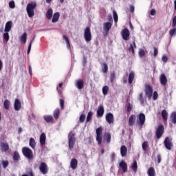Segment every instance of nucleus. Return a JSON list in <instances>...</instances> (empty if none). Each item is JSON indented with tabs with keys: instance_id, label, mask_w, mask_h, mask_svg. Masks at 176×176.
Here are the masks:
<instances>
[{
	"instance_id": "f257e3e1",
	"label": "nucleus",
	"mask_w": 176,
	"mask_h": 176,
	"mask_svg": "<svg viewBox=\"0 0 176 176\" xmlns=\"http://www.w3.org/2000/svg\"><path fill=\"white\" fill-rule=\"evenodd\" d=\"M35 8H36V2L32 1L27 5L26 10L28 17H34L35 14Z\"/></svg>"
},
{
	"instance_id": "f03ea898",
	"label": "nucleus",
	"mask_w": 176,
	"mask_h": 176,
	"mask_svg": "<svg viewBox=\"0 0 176 176\" xmlns=\"http://www.w3.org/2000/svg\"><path fill=\"white\" fill-rule=\"evenodd\" d=\"M22 153L23 156L29 160H32V159H34V153L32 152V150L28 147H23L22 148Z\"/></svg>"
},
{
	"instance_id": "7ed1b4c3",
	"label": "nucleus",
	"mask_w": 176,
	"mask_h": 176,
	"mask_svg": "<svg viewBox=\"0 0 176 176\" xmlns=\"http://www.w3.org/2000/svg\"><path fill=\"white\" fill-rule=\"evenodd\" d=\"M68 140L69 148L70 149V151H72V149H74V146L76 142V138H75V133L69 132V133L68 134Z\"/></svg>"
},
{
	"instance_id": "20e7f679",
	"label": "nucleus",
	"mask_w": 176,
	"mask_h": 176,
	"mask_svg": "<svg viewBox=\"0 0 176 176\" xmlns=\"http://www.w3.org/2000/svg\"><path fill=\"white\" fill-rule=\"evenodd\" d=\"M96 141L98 145H101L102 143V126H100L96 129Z\"/></svg>"
},
{
	"instance_id": "39448f33",
	"label": "nucleus",
	"mask_w": 176,
	"mask_h": 176,
	"mask_svg": "<svg viewBox=\"0 0 176 176\" xmlns=\"http://www.w3.org/2000/svg\"><path fill=\"white\" fill-rule=\"evenodd\" d=\"M144 93L146 97H147L148 100H151L152 98V95L153 94V89H152V86L150 85H146Z\"/></svg>"
},
{
	"instance_id": "423d86ee",
	"label": "nucleus",
	"mask_w": 176,
	"mask_h": 176,
	"mask_svg": "<svg viewBox=\"0 0 176 176\" xmlns=\"http://www.w3.org/2000/svg\"><path fill=\"white\" fill-rule=\"evenodd\" d=\"M164 133V126L163 124H160L157 126L155 131V135L159 140L160 138H162V135Z\"/></svg>"
},
{
	"instance_id": "0eeeda50",
	"label": "nucleus",
	"mask_w": 176,
	"mask_h": 176,
	"mask_svg": "<svg viewBox=\"0 0 176 176\" xmlns=\"http://www.w3.org/2000/svg\"><path fill=\"white\" fill-rule=\"evenodd\" d=\"M39 170L41 174L45 175L49 173V167L47 166V164L45 162H41L39 166Z\"/></svg>"
},
{
	"instance_id": "6e6552de",
	"label": "nucleus",
	"mask_w": 176,
	"mask_h": 176,
	"mask_svg": "<svg viewBox=\"0 0 176 176\" xmlns=\"http://www.w3.org/2000/svg\"><path fill=\"white\" fill-rule=\"evenodd\" d=\"M84 38L86 42L91 41V31L89 27H87L84 30Z\"/></svg>"
},
{
	"instance_id": "1a4fd4ad",
	"label": "nucleus",
	"mask_w": 176,
	"mask_h": 176,
	"mask_svg": "<svg viewBox=\"0 0 176 176\" xmlns=\"http://www.w3.org/2000/svg\"><path fill=\"white\" fill-rule=\"evenodd\" d=\"M164 144L166 149H168V151H171V149H173V146H174V145L173 144V142L171 141V139H170V138L168 137L165 138Z\"/></svg>"
},
{
	"instance_id": "9d476101",
	"label": "nucleus",
	"mask_w": 176,
	"mask_h": 176,
	"mask_svg": "<svg viewBox=\"0 0 176 176\" xmlns=\"http://www.w3.org/2000/svg\"><path fill=\"white\" fill-rule=\"evenodd\" d=\"M122 36L124 41H129L130 39V31L125 28L122 31Z\"/></svg>"
},
{
	"instance_id": "9b49d317",
	"label": "nucleus",
	"mask_w": 176,
	"mask_h": 176,
	"mask_svg": "<svg viewBox=\"0 0 176 176\" xmlns=\"http://www.w3.org/2000/svg\"><path fill=\"white\" fill-rule=\"evenodd\" d=\"M145 123V114L141 113L139 114V120L138 121V124L140 126H144Z\"/></svg>"
},
{
	"instance_id": "f8f14e48",
	"label": "nucleus",
	"mask_w": 176,
	"mask_h": 176,
	"mask_svg": "<svg viewBox=\"0 0 176 176\" xmlns=\"http://www.w3.org/2000/svg\"><path fill=\"white\" fill-rule=\"evenodd\" d=\"M160 82L162 86H166L167 85V77L166 74H162L160 76Z\"/></svg>"
},
{
	"instance_id": "ddd939ff",
	"label": "nucleus",
	"mask_w": 176,
	"mask_h": 176,
	"mask_svg": "<svg viewBox=\"0 0 176 176\" xmlns=\"http://www.w3.org/2000/svg\"><path fill=\"white\" fill-rule=\"evenodd\" d=\"M43 119L46 123H54V118L52 115H45L43 116Z\"/></svg>"
},
{
	"instance_id": "4468645a",
	"label": "nucleus",
	"mask_w": 176,
	"mask_h": 176,
	"mask_svg": "<svg viewBox=\"0 0 176 176\" xmlns=\"http://www.w3.org/2000/svg\"><path fill=\"white\" fill-rule=\"evenodd\" d=\"M40 145L41 146H45L46 145V134L43 133L40 135Z\"/></svg>"
},
{
	"instance_id": "2eb2a0df",
	"label": "nucleus",
	"mask_w": 176,
	"mask_h": 176,
	"mask_svg": "<svg viewBox=\"0 0 176 176\" xmlns=\"http://www.w3.org/2000/svg\"><path fill=\"white\" fill-rule=\"evenodd\" d=\"M70 167L72 170H76L78 167V160H76V158L72 159L70 162Z\"/></svg>"
},
{
	"instance_id": "dca6fc26",
	"label": "nucleus",
	"mask_w": 176,
	"mask_h": 176,
	"mask_svg": "<svg viewBox=\"0 0 176 176\" xmlns=\"http://www.w3.org/2000/svg\"><path fill=\"white\" fill-rule=\"evenodd\" d=\"M106 120L109 124H112V123H113V114L108 113L106 115Z\"/></svg>"
},
{
	"instance_id": "f3484780",
	"label": "nucleus",
	"mask_w": 176,
	"mask_h": 176,
	"mask_svg": "<svg viewBox=\"0 0 176 176\" xmlns=\"http://www.w3.org/2000/svg\"><path fill=\"white\" fill-rule=\"evenodd\" d=\"M76 86L77 89L79 90H82L83 87H85V82H83V80L79 79L76 81Z\"/></svg>"
},
{
	"instance_id": "a211bd4d",
	"label": "nucleus",
	"mask_w": 176,
	"mask_h": 176,
	"mask_svg": "<svg viewBox=\"0 0 176 176\" xmlns=\"http://www.w3.org/2000/svg\"><path fill=\"white\" fill-rule=\"evenodd\" d=\"M14 108L15 111H20L21 109V102L19 99H15Z\"/></svg>"
},
{
	"instance_id": "6ab92c4d",
	"label": "nucleus",
	"mask_w": 176,
	"mask_h": 176,
	"mask_svg": "<svg viewBox=\"0 0 176 176\" xmlns=\"http://www.w3.org/2000/svg\"><path fill=\"white\" fill-rule=\"evenodd\" d=\"M0 146L2 152H8V150L9 149V144H8V142H1Z\"/></svg>"
},
{
	"instance_id": "aec40b11",
	"label": "nucleus",
	"mask_w": 176,
	"mask_h": 176,
	"mask_svg": "<svg viewBox=\"0 0 176 176\" xmlns=\"http://www.w3.org/2000/svg\"><path fill=\"white\" fill-rule=\"evenodd\" d=\"M120 153L122 157H124L127 155V147L124 145H122L120 147Z\"/></svg>"
},
{
	"instance_id": "412c9836",
	"label": "nucleus",
	"mask_w": 176,
	"mask_h": 176,
	"mask_svg": "<svg viewBox=\"0 0 176 176\" xmlns=\"http://www.w3.org/2000/svg\"><path fill=\"white\" fill-rule=\"evenodd\" d=\"M135 49H137V45H135V41H133V43L130 45L128 49L129 52H132L133 56L135 54V52L134 51Z\"/></svg>"
},
{
	"instance_id": "4be33fe9",
	"label": "nucleus",
	"mask_w": 176,
	"mask_h": 176,
	"mask_svg": "<svg viewBox=\"0 0 176 176\" xmlns=\"http://www.w3.org/2000/svg\"><path fill=\"white\" fill-rule=\"evenodd\" d=\"M119 166L122 168L123 173H127V164L124 161H121Z\"/></svg>"
},
{
	"instance_id": "5701e85b",
	"label": "nucleus",
	"mask_w": 176,
	"mask_h": 176,
	"mask_svg": "<svg viewBox=\"0 0 176 176\" xmlns=\"http://www.w3.org/2000/svg\"><path fill=\"white\" fill-rule=\"evenodd\" d=\"M134 78H135V73L133 71H131L129 73V77H128V82L129 85H131L133 83V80H134Z\"/></svg>"
},
{
	"instance_id": "b1692460",
	"label": "nucleus",
	"mask_w": 176,
	"mask_h": 176,
	"mask_svg": "<svg viewBox=\"0 0 176 176\" xmlns=\"http://www.w3.org/2000/svg\"><path fill=\"white\" fill-rule=\"evenodd\" d=\"M13 23L12 21H8L6 23V26H5V29H4V32H10V30H12V25Z\"/></svg>"
},
{
	"instance_id": "393cba45",
	"label": "nucleus",
	"mask_w": 176,
	"mask_h": 176,
	"mask_svg": "<svg viewBox=\"0 0 176 176\" xmlns=\"http://www.w3.org/2000/svg\"><path fill=\"white\" fill-rule=\"evenodd\" d=\"M111 28H112V23H111V22L104 23V31H105V32H109V30H111Z\"/></svg>"
},
{
	"instance_id": "a878e982",
	"label": "nucleus",
	"mask_w": 176,
	"mask_h": 176,
	"mask_svg": "<svg viewBox=\"0 0 176 176\" xmlns=\"http://www.w3.org/2000/svg\"><path fill=\"white\" fill-rule=\"evenodd\" d=\"M53 116L55 120H58V118H60V109L56 108L53 112Z\"/></svg>"
},
{
	"instance_id": "bb28decb",
	"label": "nucleus",
	"mask_w": 176,
	"mask_h": 176,
	"mask_svg": "<svg viewBox=\"0 0 176 176\" xmlns=\"http://www.w3.org/2000/svg\"><path fill=\"white\" fill-rule=\"evenodd\" d=\"M147 174L148 176H156V171H155V168L153 167L148 168Z\"/></svg>"
},
{
	"instance_id": "cd10ccee",
	"label": "nucleus",
	"mask_w": 176,
	"mask_h": 176,
	"mask_svg": "<svg viewBox=\"0 0 176 176\" xmlns=\"http://www.w3.org/2000/svg\"><path fill=\"white\" fill-rule=\"evenodd\" d=\"M104 107L100 106L98 107V111H97V115L99 118H101V116H104Z\"/></svg>"
},
{
	"instance_id": "c85d7f7f",
	"label": "nucleus",
	"mask_w": 176,
	"mask_h": 176,
	"mask_svg": "<svg viewBox=\"0 0 176 176\" xmlns=\"http://www.w3.org/2000/svg\"><path fill=\"white\" fill-rule=\"evenodd\" d=\"M59 19H60V12H55L53 15L52 22V23H57V21H58Z\"/></svg>"
},
{
	"instance_id": "c756f323",
	"label": "nucleus",
	"mask_w": 176,
	"mask_h": 176,
	"mask_svg": "<svg viewBox=\"0 0 176 176\" xmlns=\"http://www.w3.org/2000/svg\"><path fill=\"white\" fill-rule=\"evenodd\" d=\"M46 17L48 20H52L53 17V10L52 8H49L46 12Z\"/></svg>"
},
{
	"instance_id": "7c9ffc66",
	"label": "nucleus",
	"mask_w": 176,
	"mask_h": 176,
	"mask_svg": "<svg viewBox=\"0 0 176 176\" xmlns=\"http://www.w3.org/2000/svg\"><path fill=\"white\" fill-rule=\"evenodd\" d=\"M134 120H135V115L132 114L129 119V126H134Z\"/></svg>"
},
{
	"instance_id": "2f4dec72",
	"label": "nucleus",
	"mask_w": 176,
	"mask_h": 176,
	"mask_svg": "<svg viewBox=\"0 0 176 176\" xmlns=\"http://www.w3.org/2000/svg\"><path fill=\"white\" fill-rule=\"evenodd\" d=\"M29 145L32 149H34L35 146H36V142H35V139H34L33 138H30Z\"/></svg>"
},
{
	"instance_id": "473e14b6",
	"label": "nucleus",
	"mask_w": 176,
	"mask_h": 176,
	"mask_svg": "<svg viewBox=\"0 0 176 176\" xmlns=\"http://www.w3.org/2000/svg\"><path fill=\"white\" fill-rule=\"evenodd\" d=\"M163 120L166 122L168 118V113H167L166 110H163L161 113Z\"/></svg>"
},
{
	"instance_id": "72a5a7b5",
	"label": "nucleus",
	"mask_w": 176,
	"mask_h": 176,
	"mask_svg": "<svg viewBox=\"0 0 176 176\" xmlns=\"http://www.w3.org/2000/svg\"><path fill=\"white\" fill-rule=\"evenodd\" d=\"M109 79L111 83H113L115 82V80L116 79V74H115V71L111 72Z\"/></svg>"
},
{
	"instance_id": "f704fd0d",
	"label": "nucleus",
	"mask_w": 176,
	"mask_h": 176,
	"mask_svg": "<svg viewBox=\"0 0 176 176\" xmlns=\"http://www.w3.org/2000/svg\"><path fill=\"white\" fill-rule=\"evenodd\" d=\"M13 160L15 162H19V160H20V154L19 153V151L14 152Z\"/></svg>"
},
{
	"instance_id": "c9c22d12",
	"label": "nucleus",
	"mask_w": 176,
	"mask_h": 176,
	"mask_svg": "<svg viewBox=\"0 0 176 176\" xmlns=\"http://www.w3.org/2000/svg\"><path fill=\"white\" fill-rule=\"evenodd\" d=\"M131 169L134 173H137V170H138V165H137V161H133V164L131 165Z\"/></svg>"
},
{
	"instance_id": "e433bc0d",
	"label": "nucleus",
	"mask_w": 176,
	"mask_h": 176,
	"mask_svg": "<svg viewBox=\"0 0 176 176\" xmlns=\"http://www.w3.org/2000/svg\"><path fill=\"white\" fill-rule=\"evenodd\" d=\"M21 42H23V43H27V33L24 32L22 36H21Z\"/></svg>"
},
{
	"instance_id": "4c0bfd02",
	"label": "nucleus",
	"mask_w": 176,
	"mask_h": 176,
	"mask_svg": "<svg viewBox=\"0 0 176 176\" xmlns=\"http://www.w3.org/2000/svg\"><path fill=\"white\" fill-rule=\"evenodd\" d=\"M109 91V87L105 85L102 87V94L104 96H107Z\"/></svg>"
},
{
	"instance_id": "58836bf2",
	"label": "nucleus",
	"mask_w": 176,
	"mask_h": 176,
	"mask_svg": "<svg viewBox=\"0 0 176 176\" xmlns=\"http://www.w3.org/2000/svg\"><path fill=\"white\" fill-rule=\"evenodd\" d=\"M63 38L64 41H65L68 49H71V44H69V39L68 38V36L63 35Z\"/></svg>"
},
{
	"instance_id": "ea45409f",
	"label": "nucleus",
	"mask_w": 176,
	"mask_h": 176,
	"mask_svg": "<svg viewBox=\"0 0 176 176\" xmlns=\"http://www.w3.org/2000/svg\"><path fill=\"white\" fill-rule=\"evenodd\" d=\"M170 119H171L172 123L175 124H176V112H173L171 113Z\"/></svg>"
},
{
	"instance_id": "a19ab883",
	"label": "nucleus",
	"mask_w": 176,
	"mask_h": 176,
	"mask_svg": "<svg viewBox=\"0 0 176 176\" xmlns=\"http://www.w3.org/2000/svg\"><path fill=\"white\" fill-rule=\"evenodd\" d=\"M138 100H139L140 104H144L145 100H144V94L143 93H140L139 94Z\"/></svg>"
},
{
	"instance_id": "79ce46f5",
	"label": "nucleus",
	"mask_w": 176,
	"mask_h": 176,
	"mask_svg": "<svg viewBox=\"0 0 176 176\" xmlns=\"http://www.w3.org/2000/svg\"><path fill=\"white\" fill-rule=\"evenodd\" d=\"M3 105H4L5 109H7V110L9 109L10 107V102L9 101V100H6L4 101Z\"/></svg>"
},
{
	"instance_id": "37998d69",
	"label": "nucleus",
	"mask_w": 176,
	"mask_h": 176,
	"mask_svg": "<svg viewBox=\"0 0 176 176\" xmlns=\"http://www.w3.org/2000/svg\"><path fill=\"white\" fill-rule=\"evenodd\" d=\"M91 118H93V111H89L87 116V120H86L87 123H89V122L91 120Z\"/></svg>"
},
{
	"instance_id": "c03bdc74",
	"label": "nucleus",
	"mask_w": 176,
	"mask_h": 176,
	"mask_svg": "<svg viewBox=\"0 0 176 176\" xmlns=\"http://www.w3.org/2000/svg\"><path fill=\"white\" fill-rule=\"evenodd\" d=\"M102 65L103 67L102 69V71L104 74H107L108 72V65L106 63H104Z\"/></svg>"
},
{
	"instance_id": "a18cd8bd",
	"label": "nucleus",
	"mask_w": 176,
	"mask_h": 176,
	"mask_svg": "<svg viewBox=\"0 0 176 176\" xmlns=\"http://www.w3.org/2000/svg\"><path fill=\"white\" fill-rule=\"evenodd\" d=\"M9 32H6V33H4L3 34V38L4 39V41H6V42H8L9 41V38H10V36H9Z\"/></svg>"
},
{
	"instance_id": "49530a36",
	"label": "nucleus",
	"mask_w": 176,
	"mask_h": 176,
	"mask_svg": "<svg viewBox=\"0 0 176 176\" xmlns=\"http://www.w3.org/2000/svg\"><path fill=\"white\" fill-rule=\"evenodd\" d=\"M35 39V36L33 37V38L32 39V41H30L29 45H28V54H30V52H31V47L32 46V43L34 42V40Z\"/></svg>"
},
{
	"instance_id": "de8ad7c7",
	"label": "nucleus",
	"mask_w": 176,
	"mask_h": 176,
	"mask_svg": "<svg viewBox=\"0 0 176 176\" xmlns=\"http://www.w3.org/2000/svg\"><path fill=\"white\" fill-rule=\"evenodd\" d=\"M104 140L107 141L108 144H109V142H111V133H107L104 135Z\"/></svg>"
},
{
	"instance_id": "09e8293b",
	"label": "nucleus",
	"mask_w": 176,
	"mask_h": 176,
	"mask_svg": "<svg viewBox=\"0 0 176 176\" xmlns=\"http://www.w3.org/2000/svg\"><path fill=\"white\" fill-rule=\"evenodd\" d=\"M149 146V143L148 142V141H145L143 144H142V149L144 151H146V148Z\"/></svg>"
},
{
	"instance_id": "8fccbe9b",
	"label": "nucleus",
	"mask_w": 176,
	"mask_h": 176,
	"mask_svg": "<svg viewBox=\"0 0 176 176\" xmlns=\"http://www.w3.org/2000/svg\"><path fill=\"white\" fill-rule=\"evenodd\" d=\"M2 166L3 168H6V167H8V166H9V161L8 160H3L1 162Z\"/></svg>"
},
{
	"instance_id": "3c124183",
	"label": "nucleus",
	"mask_w": 176,
	"mask_h": 176,
	"mask_svg": "<svg viewBox=\"0 0 176 176\" xmlns=\"http://www.w3.org/2000/svg\"><path fill=\"white\" fill-rule=\"evenodd\" d=\"M86 119V116L85 114H81L79 118L80 123H83Z\"/></svg>"
},
{
	"instance_id": "603ef678",
	"label": "nucleus",
	"mask_w": 176,
	"mask_h": 176,
	"mask_svg": "<svg viewBox=\"0 0 176 176\" xmlns=\"http://www.w3.org/2000/svg\"><path fill=\"white\" fill-rule=\"evenodd\" d=\"M169 34L170 36H175L176 35V28H173L169 31Z\"/></svg>"
},
{
	"instance_id": "864d4df0",
	"label": "nucleus",
	"mask_w": 176,
	"mask_h": 176,
	"mask_svg": "<svg viewBox=\"0 0 176 176\" xmlns=\"http://www.w3.org/2000/svg\"><path fill=\"white\" fill-rule=\"evenodd\" d=\"M158 97H159V94H157V91H155L153 92V100L154 101H156V100H157Z\"/></svg>"
},
{
	"instance_id": "5fc2aeb1",
	"label": "nucleus",
	"mask_w": 176,
	"mask_h": 176,
	"mask_svg": "<svg viewBox=\"0 0 176 176\" xmlns=\"http://www.w3.org/2000/svg\"><path fill=\"white\" fill-rule=\"evenodd\" d=\"M113 19L115 23H118V13H116V11L113 10Z\"/></svg>"
},
{
	"instance_id": "6e6d98bb",
	"label": "nucleus",
	"mask_w": 176,
	"mask_h": 176,
	"mask_svg": "<svg viewBox=\"0 0 176 176\" xmlns=\"http://www.w3.org/2000/svg\"><path fill=\"white\" fill-rule=\"evenodd\" d=\"M126 111L127 112H131L133 111V105L131 103H129L126 106Z\"/></svg>"
},
{
	"instance_id": "4d7b16f0",
	"label": "nucleus",
	"mask_w": 176,
	"mask_h": 176,
	"mask_svg": "<svg viewBox=\"0 0 176 176\" xmlns=\"http://www.w3.org/2000/svg\"><path fill=\"white\" fill-rule=\"evenodd\" d=\"M9 7L11 9H14L16 8V5L14 4V1H11L9 2Z\"/></svg>"
},
{
	"instance_id": "13d9d810",
	"label": "nucleus",
	"mask_w": 176,
	"mask_h": 176,
	"mask_svg": "<svg viewBox=\"0 0 176 176\" xmlns=\"http://www.w3.org/2000/svg\"><path fill=\"white\" fill-rule=\"evenodd\" d=\"M144 56H145V50L140 49L139 50V56L140 57H144Z\"/></svg>"
},
{
	"instance_id": "bf43d9fd",
	"label": "nucleus",
	"mask_w": 176,
	"mask_h": 176,
	"mask_svg": "<svg viewBox=\"0 0 176 176\" xmlns=\"http://www.w3.org/2000/svg\"><path fill=\"white\" fill-rule=\"evenodd\" d=\"M157 160L158 164L162 162V155L160 154H158L157 155Z\"/></svg>"
},
{
	"instance_id": "052dcab7",
	"label": "nucleus",
	"mask_w": 176,
	"mask_h": 176,
	"mask_svg": "<svg viewBox=\"0 0 176 176\" xmlns=\"http://www.w3.org/2000/svg\"><path fill=\"white\" fill-rule=\"evenodd\" d=\"M176 26V16L173 19L172 27L174 28Z\"/></svg>"
},
{
	"instance_id": "680f3d73",
	"label": "nucleus",
	"mask_w": 176,
	"mask_h": 176,
	"mask_svg": "<svg viewBox=\"0 0 176 176\" xmlns=\"http://www.w3.org/2000/svg\"><path fill=\"white\" fill-rule=\"evenodd\" d=\"M59 102L61 109H64V100L60 99Z\"/></svg>"
},
{
	"instance_id": "e2e57ef3",
	"label": "nucleus",
	"mask_w": 176,
	"mask_h": 176,
	"mask_svg": "<svg viewBox=\"0 0 176 176\" xmlns=\"http://www.w3.org/2000/svg\"><path fill=\"white\" fill-rule=\"evenodd\" d=\"M129 10H130L131 13H134V10H135L134 6L130 5L129 6Z\"/></svg>"
},
{
	"instance_id": "0e129e2a",
	"label": "nucleus",
	"mask_w": 176,
	"mask_h": 176,
	"mask_svg": "<svg viewBox=\"0 0 176 176\" xmlns=\"http://www.w3.org/2000/svg\"><path fill=\"white\" fill-rule=\"evenodd\" d=\"M154 54H153V56L156 57L157 56V53H158V50L157 47H154Z\"/></svg>"
},
{
	"instance_id": "69168bd1",
	"label": "nucleus",
	"mask_w": 176,
	"mask_h": 176,
	"mask_svg": "<svg viewBox=\"0 0 176 176\" xmlns=\"http://www.w3.org/2000/svg\"><path fill=\"white\" fill-rule=\"evenodd\" d=\"M162 60L163 63H167V61H168V58H167L166 56H163Z\"/></svg>"
},
{
	"instance_id": "338daca9",
	"label": "nucleus",
	"mask_w": 176,
	"mask_h": 176,
	"mask_svg": "<svg viewBox=\"0 0 176 176\" xmlns=\"http://www.w3.org/2000/svg\"><path fill=\"white\" fill-rule=\"evenodd\" d=\"M150 14L151 16H156V10L152 9L150 12Z\"/></svg>"
},
{
	"instance_id": "774afa93",
	"label": "nucleus",
	"mask_w": 176,
	"mask_h": 176,
	"mask_svg": "<svg viewBox=\"0 0 176 176\" xmlns=\"http://www.w3.org/2000/svg\"><path fill=\"white\" fill-rule=\"evenodd\" d=\"M115 156H116L115 153H113L111 156V160L112 163H113V162H115Z\"/></svg>"
}]
</instances>
